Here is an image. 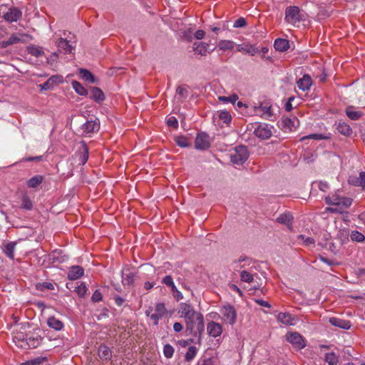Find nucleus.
I'll return each instance as SVG.
<instances>
[{
	"label": "nucleus",
	"mask_w": 365,
	"mask_h": 365,
	"mask_svg": "<svg viewBox=\"0 0 365 365\" xmlns=\"http://www.w3.org/2000/svg\"><path fill=\"white\" fill-rule=\"evenodd\" d=\"M205 32L203 30L199 29L194 34V36L197 40H201L205 37Z\"/></svg>",
	"instance_id": "64"
},
{
	"label": "nucleus",
	"mask_w": 365,
	"mask_h": 365,
	"mask_svg": "<svg viewBox=\"0 0 365 365\" xmlns=\"http://www.w3.org/2000/svg\"><path fill=\"white\" fill-rule=\"evenodd\" d=\"M72 87L74 91L80 96H87L88 91L82 86V84L76 81L72 82Z\"/></svg>",
	"instance_id": "37"
},
{
	"label": "nucleus",
	"mask_w": 365,
	"mask_h": 365,
	"mask_svg": "<svg viewBox=\"0 0 365 365\" xmlns=\"http://www.w3.org/2000/svg\"><path fill=\"white\" fill-rule=\"evenodd\" d=\"M240 279L245 282H252L254 280V275L246 270L240 272Z\"/></svg>",
	"instance_id": "48"
},
{
	"label": "nucleus",
	"mask_w": 365,
	"mask_h": 365,
	"mask_svg": "<svg viewBox=\"0 0 365 365\" xmlns=\"http://www.w3.org/2000/svg\"><path fill=\"white\" fill-rule=\"evenodd\" d=\"M210 146L209 135L205 133H197L195 142V148L197 150H205L210 148Z\"/></svg>",
	"instance_id": "10"
},
{
	"label": "nucleus",
	"mask_w": 365,
	"mask_h": 365,
	"mask_svg": "<svg viewBox=\"0 0 365 365\" xmlns=\"http://www.w3.org/2000/svg\"><path fill=\"white\" fill-rule=\"evenodd\" d=\"M234 42L231 41L222 40L219 42L218 46L221 50H232L234 48Z\"/></svg>",
	"instance_id": "46"
},
{
	"label": "nucleus",
	"mask_w": 365,
	"mask_h": 365,
	"mask_svg": "<svg viewBox=\"0 0 365 365\" xmlns=\"http://www.w3.org/2000/svg\"><path fill=\"white\" fill-rule=\"evenodd\" d=\"M175 141L177 143V145L181 148H187L190 146L188 139L185 136H177L175 138Z\"/></svg>",
	"instance_id": "47"
},
{
	"label": "nucleus",
	"mask_w": 365,
	"mask_h": 365,
	"mask_svg": "<svg viewBox=\"0 0 365 365\" xmlns=\"http://www.w3.org/2000/svg\"><path fill=\"white\" fill-rule=\"evenodd\" d=\"M97 127H98L97 123L93 120H91V121H87L86 123H84L82 125V130L86 133H91L94 132V130L97 128Z\"/></svg>",
	"instance_id": "38"
},
{
	"label": "nucleus",
	"mask_w": 365,
	"mask_h": 365,
	"mask_svg": "<svg viewBox=\"0 0 365 365\" xmlns=\"http://www.w3.org/2000/svg\"><path fill=\"white\" fill-rule=\"evenodd\" d=\"M205 330L204 317L201 313L185 322V334L197 338L198 342L202 339Z\"/></svg>",
	"instance_id": "2"
},
{
	"label": "nucleus",
	"mask_w": 365,
	"mask_h": 365,
	"mask_svg": "<svg viewBox=\"0 0 365 365\" xmlns=\"http://www.w3.org/2000/svg\"><path fill=\"white\" fill-rule=\"evenodd\" d=\"M237 49L240 52L248 53L251 56H254L259 52V49L256 46L249 44H240L237 46Z\"/></svg>",
	"instance_id": "24"
},
{
	"label": "nucleus",
	"mask_w": 365,
	"mask_h": 365,
	"mask_svg": "<svg viewBox=\"0 0 365 365\" xmlns=\"http://www.w3.org/2000/svg\"><path fill=\"white\" fill-rule=\"evenodd\" d=\"M87 288L84 283H81L79 286L76 287V292L80 297H84Z\"/></svg>",
	"instance_id": "55"
},
{
	"label": "nucleus",
	"mask_w": 365,
	"mask_h": 365,
	"mask_svg": "<svg viewBox=\"0 0 365 365\" xmlns=\"http://www.w3.org/2000/svg\"><path fill=\"white\" fill-rule=\"evenodd\" d=\"M171 291L173 293L174 297L179 301L180 299H182L183 298L182 294L177 289L176 286L175 285L174 289H171Z\"/></svg>",
	"instance_id": "61"
},
{
	"label": "nucleus",
	"mask_w": 365,
	"mask_h": 365,
	"mask_svg": "<svg viewBox=\"0 0 365 365\" xmlns=\"http://www.w3.org/2000/svg\"><path fill=\"white\" fill-rule=\"evenodd\" d=\"M324 361L329 365H338L339 356L333 351L326 353L324 355Z\"/></svg>",
	"instance_id": "33"
},
{
	"label": "nucleus",
	"mask_w": 365,
	"mask_h": 365,
	"mask_svg": "<svg viewBox=\"0 0 365 365\" xmlns=\"http://www.w3.org/2000/svg\"><path fill=\"white\" fill-rule=\"evenodd\" d=\"M349 182L352 183L355 185L361 186L364 189L365 188V173L361 172L359 173V177L356 180V181H351L349 180Z\"/></svg>",
	"instance_id": "49"
},
{
	"label": "nucleus",
	"mask_w": 365,
	"mask_h": 365,
	"mask_svg": "<svg viewBox=\"0 0 365 365\" xmlns=\"http://www.w3.org/2000/svg\"><path fill=\"white\" fill-rule=\"evenodd\" d=\"M277 320L285 325H292L294 318L289 313L280 312L277 315Z\"/></svg>",
	"instance_id": "31"
},
{
	"label": "nucleus",
	"mask_w": 365,
	"mask_h": 365,
	"mask_svg": "<svg viewBox=\"0 0 365 365\" xmlns=\"http://www.w3.org/2000/svg\"><path fill=\"white\" fill-rule=\"evenodd\" d=\"M299 238L304 240V244L306 245H314V243H315V241L313 238H312V237H306L305 238V237L302 235H299Z\"/></svg>",
	"instance_id": "63"
},
{
	"label": "nucleus",
	"mask_w": 365,
	"mask_h": 365,
	"mask_svg": "<svg viewBox=\"0 0 365 365\" xmlns=\"http://www.w3.org/2000/svg\"><path fill=\"white\" fill-rule=\"evenodd\" d=\"M178 313L180 317L184 318L185 323L197 316L200 312H197L192 304L187 302H182L179 304Z\"/></svg>",
	"instance_id": "5"
},
{
	"label": "nucleus",
	"mask_w": 365,
	"mask_h": 365,
	"mask_svg": "<svg viewBox=\"0 0 365 365\" xmlns=\"http://www.w3.org/2000/svg\"><path fill=\"white\" fill-rule=\"evenodd\" d=\"M62 81L63 78L61 76L53 75L51 77H50L45 83L41 84L39 86L41 87V90H51L55 85L61 83Z\"/></svg>",
	"instance_id": "14"
},
{
	"label": "nucleus",
	"mask_w": 365,
	"mask_h": 365,
	"mask_svg": "<svg viewBox=\"0 0 365 365\" xmlns=\"http://www.w3.org/2000/svg\"><path fill=\"white\" fill-rule=\"evenodd\" d=\"M197 352V349L194 346H190L185 355V360L186 361H191L196 356Z\"/></svg>",
	"instance_id": "43"
},
{
	"label": "nucleus",
	"mask_w": 365,
	"mask_h": 365,
	"mask_svg": "<svg viewBox=\"0 0 365 365\" xmlns=\"http://www.w3.org/2000/svg\"><path fill=\"white\" fill-rule=\"evenodd\" d=\"M314 139V140H322L325 139L326 138L322 134H311L307 136L303 137L301 140H303L304 139Z\"/></svg>",
	"instance_id": "59"
},
{
	"label": "nucleus",
	"mask_w": 365,
	"mask_h": 365,
	"mask_svg": "<svg viewBox=\"0 0 365 365\" xmlns=\"http://www.w3.org/2000/svg\"><path fill=\"white\" fill-rule=\"evenodd\" d=\"M47 324L50 328L56 331L61 330L63 327V323L53 316L48 317Z\"/></svg>",
	"instance_id": "28"
},
{
	"label": "nucleus",
	"mask_w": 365,
	"mask_h": 365,
	"mask_svg": "<svg viewBox=\"0 0 365 365\" xmlns=\"http://www.w3.org/2000/svg\"><path fill=\"white\" fill-rule=\"evenodd\" d=\"M246 25H247V21H246L245 19L243 17H240L235 21L233 26L235 28H242V27H245Z\"/></svg>",
	"instance_id": "56"
},
{
	"label": "nucleus",
	"mask_w": 365,
	"mask_h": 365,
	"mask_svg": "<svg viewBox=\"0 0 365 365\" xmlns=\"http://www.w3.org/2000/svg\"><path fill=\"white\" fill-rule=\"evenodd\" d=\"M27 52H28V53H29L35 57H40L44 54V51H43V48L40 46H37L35 45H31V46H28Z\"/></svg>",
	"instance_id": "34"
},
{
	"label": "nucleus",
	"mask_w": 365,
	"mask_h": 365,
	"mask_svg": "<svg viewBox=\"0 0 365 365\" xmlns=\"http://www.w3.org/2000/svg\"><path fill=\"white\" fill-rule=\"evenodd\" d=\"M43 180V177L42 175H35L27 180V186L30 188H36L42 183Z\"/></svg>",
	"instance_id": "32"
},
{
	"label": "nucleus",
	"mask_w": 365,
	"mask_h": 365,
	"mask_svg": "<svg viewBox=\"0 0 365 365\" xmlns=\"http://www.w3.org/2000/svg\"><path fill=\"white\" fill-rule=\"evenodd\" d=\"M136 273L129 272L123 277V283L128 286H133L135 280Z\"/></svg>",
	"instance_id": "39"
},
{
	"label": "nucleus",
	"mask_w": 365,
	"mask_h": 365,
	"mask_svg": "<svg viewBox=\"0 0 365 365\" xmlns=\"http://www.w3.org/2000/svg\"><path fill=\"white\" fill-rule=\"evenodd\" d=\"M176 92L182 98H186L188 96V91L185 85L178 86Z\"/></svg>",
	"instance_id": "53"
},
{
	"label": "nucleus",
	"mask_w": 365,
	"mask_h": 365,
	"mask_svg": "<svg viewBox=\"0 0 365 365\" xmlns=\"http://www.w3.org/2000/svg\"><path fill=\"white\" fill-rule=\"evenodd\" d=\"M286 339L298 350L302 349L306 346L304 339L297 332H288L286 334Z\"/></svg>",
	"instance_id": "8"
},
{
	"label": "nucleus",
	"mask_w": 365,
	"mask_h": 365,
	"mask_svg": "<svg viewBox=\"0 0 365 365\" xmlns=\"http://www.w3.org/2000/svg\"><path fill=\"white\" fill-rule=\"evenodd\" d=\"M298 88L303 91H309L312 84V78L308 74H304L302 78L297 81Z\"/></svg>",
	"instance_id": "20"
},
{
	"label": "nucleus",
	"mask_w": 365,
	"mask_h": 365,
	"mask_svg": "<svg viewBox=\"0 0 365 365\" xmlns=\"http://www.w3.org/2000/svg\"><path fill=\"white\" fill-rule=\"evenodd\" d=\"M167 125L169 127L177 128L178 127V121L175 117L171 116L167 120Z\"/></svg>",
	"instance_id": "57"
},
{
	"label": "nucleus",
	"mask_w": 365,
	"mask_h": 365,
	"mask_svg": "<svg viewBox=\"0 0 365 365\" xmlns=\"http://www.w3.org/2000/svg\"><path fill=\"white\" fill-rule=\"evenodd\" d=\"M168 313L165 305L163 302H158L155 306V313L152 315V321L155 326L158 325L159 320Z\"/></svg>",
	"instance_id": "9"
},
{
	"label": "nucleus",
	"mask_w": 365,
	"mask_h": 365,
	"mask_svg": "<svg viewBox=\"0 0 365 365\" xmlns=\"http://www.w3.org/2000/svg\"><path fill=\"white\" fill-rule=\"evenodd\" d=\"M83 273L84 269L82 267L78 265L72 266L68 272V278L70 280H76L81 277Z\"/></svg>",
	"instance_id": "21"
},
{
	"label": "nucleus",
	"mask_w": 365,
	"mask_h": 365,
	"mask_svg": "<svg viewBox=\"0 0 365 365\" xmlns=\"http://www.w3.org/2000/svg\"><path fill=\"white\" fill-rule=\"evenodd\" d=\"M294 99V96H291L288 98L287 103H285L284 105V109L287 112H290L293 107H292V101Z\"/></svg>",
	"instance_id": "62"
},
{
	"label": "nucleus",
	"mask_w": 365,
	"mask_h": 365,
	"mask_svg": "<svg viewBox=\"0 0 365 365\" xmlns=\"http://www.w3.org/2000/svg\"><path fill=\"white\" fill-rule=\"evenodd\" d=\"M56 46L59 51H64L65 53H71L73 47L69 41L65 38H61L56 42Z\"/></svg>",
	"instance_id": "25"
},
{
	"label": "nucleus",
	"mask_w": 365,
	"mask_h": 365,
	"mask_svg": "<svg viewBox=\"0 0 365 365\" xmlns=\"http://www.w3.org/2000/svg\"><path fill=\"white\" fill-rule=\"evenodd\" d=\"M306 13L297 6H290L285 10L284 20L287 23L295 26L306 19Z\"/></svg>",
	"instance_id": "3"
},
{
	"label": "nucleus",
	"mask_w": 365,
	"mask_h": 365,
	"mask_svg": "<svg viewBox=\"0 0 365 365\" xmlns=\"http://www.w3.org/2000/svg\"><path fill=\"white\" fill-rule=\"evenodd\" d=\"M33 202L30 197L27 195H24L21 197V208L26 210H31L33 209Z\"/></svg>",
	"instance_id": "36"
},
{
	"label": "nucleus",
	"mask_w": 365,
	"mask_h": 365,
	"mask_svg": "<svg viewBox=\"0 0 365 365\" xmlns=\"http://www.w3.org/2000/svg\"><path fill=\"white\" fill-rule=\"evenodd\" d=\"M218 118L226 124H230L232 120V116L227 110L218 111Z\"/></svg>",
	"instance_id": "44"
},
{
	"label": "nucleus",
	"mask_w": 365,
	"mask_h": 365,
	"mask_svg": "<svg viewBox=\"0 0 365 365\" xmlns=\"http://www.w3.org/2000/svg\"><path fill=\"white\" fill-rule=\"evenodd\" d=\"M352 202V198L340 196L336 193L325 197V202L327 205L336 206V207L327 208V211L331 213H342L343 210L349 208L351 205Z\"/></svg>",
	"instance_id": "1"
},
{
	"label": "nucleus",
	"mask_w": 365,
	"mask_h": 365,
	"mask_svg": "<svg viewBox=\"0 0 365 365\" xmlns=\"http://www.w3.org/2000/svg\"><path fill=\"white\" fill-rule=\"evenodd\" d=\"M174 354V348L170 344H165L163 347V354L167 359H170Z\"/></svg>",
	"instance_id": "52"
},
{
	"label": "nucleus",
	"mask_w": 365,
	"mask_h": 365,
	"mask_svg": "<svg viewBox=\"0 0 365 365\" xmlns=\"http://www.w3.org/2000/svg\"><path fill=\"white\" fill-rule=\"evenodd\" d=\"M218 99L221 102L231 103L232 104L234 105L235 102L238 100V96L236 94H232L230 96H220Z\"/></svg>",
	"instance_id": "50"
},
{
	"label": "nucleus",
	"mask_w": 365,
	"mask_h": 365,
	"mask_svg": "<svg viewBox=\"0 0 365 365\" xmlns=\"http://www.w3.org/2000/svg\"><path fill=\"white\" fill-rule=\"evenodd\" d=\"M79 72L81 75V77L86 81H89L91 83L96 82V78L89 71L84 68H81Z\"/></svg>",
	"instance_id": "42"
},
{
	"label": "nucleus",
	"mask_w": 365,
	"mask_h": 365,
	"mask_svg": "<svg viewBox=\"0 0 365 365\" xmlns=\"http://www.w3.org/2000/svg\"><path fill=\"white\" fill-rule=\"evenodd\" d=\"M350 238L351 241L357 242H363L365 240L364 235L357 230H354L351 232Z\"/></svg>",
	"instance_id": "41"
},
{
	"label": "nucleus",
	"mask_w": 365,
	"mask_h": 365,
	"mask_svg": "<svg viewBox=\"0 0 365 365\" xmlns=\"http://www.w3.org/2000/svg\"><path fill=\"white\" fill-rule=\"evenodd\" d=\"M42 362V359L41 358H36L30 361H27L24 363L21 364V365H40Z\"/></svg>",
	"instance_id": "60"
},
{
	"label": "nucleus",
	"mask_w": 365,
	"mask_h": 365,
	"mask_svg": "<svg viewBox=\"0 0 365 365\" xmlns=\"http://www.w3.org/2000/svg\"><path fill=\"white\" fill-rule=\"evenodd\" d=\"M29 38L30 36L28 34H12L7 41H4L1 43V48H6L9 45L18 43L19 42H24L21 37Z\"/></svg>",
	"instance_id": "17"
},
{
	"label": "nucleus",
	"mask_w": 365,
	"mask_h": 365,
	"mask_svg": "<svg viewBox=\"0 0 365 365\" xmlns=\"http://www.w3.org/2000/svg\"><path fill=\"white\" fill-rule=\"evenodd\" d=\"M43 338L38 334H33L31 336L26 337V341L28 346L31 349L38 347L42 342Z\"/></svg>",
	"instance_id": "23"
},
{
	"label": "nucleus",
	"mask_w": 365,
	"mask_h": 365,
	"mask_svg": "<svg viewBox=\"0 0 365 365\" xmlns=\"http://www.w3.org/2000/svg\"><path fill=\"white\" fill-rule=\"evenodd\" d=\"M336 129L339 133L345 136H350L352 133V130L349 125L344 122L339 121L337 124Z\"/></svg>",
	"instance_id": "30"
},
{
	"label": "nucleus",
	"mask_w": 365,
	"mask_h": 365,
	"mask_svg": "<svg viewBox=\"0 0 365 365\" xmlns=\"http://www.w3.org/2000/svg\"><path fill=\"white\" fill-rule=\"evenodd\" d=\"M162 282L170 289L175 288V284L173 282V277L170 275H167L163 278Z\"/></svg>",
	"instance_id": "54"
},
{
	"label": "nucleus",
	"mask_w": 365,
	"mask_h": 365,
	"mask_svg": "<svg viewBox=\"0 0 365 365\" xmlns=\"http://www.w3.org/2000/svg\"><path fill=\"white\" fill-rule=\"evenodd\" d=\"M262 113V117L265 119H269L273 115L272 106L269 103H262L258 107Z\"/></svg>",
	"instance_id": "26"
},
{
	"label": "nucleus",
	"mask_w": 365,
	"mask_h": 365,
	"mask_svg": "<svg viewBox=\"0 0 365 365\" xmlns=\"http://www.w3.org/2000/svg\"><path fill=\"white\" fill-rule=\"evenodd\" d=\"M272 126L267 123H256V128L254 130V134L256 137L262 140L269 139L272 135Z\"/></svg>",
	"instance_id": "6"
},
{
	"label": "nucleus",
	"mask_w": 365,
	"mask_h": 365,
	"mask_svg": "<svg viewBox=\"0 0 365 365\" xmlns=\"http://www.w3.org/2000/svg\"><path fill=\"white\" fill-rule=\"evenodd\" d=\"M36 289L43 292L45 290H53L54 289V286L51 282H43L41 283H38L36 285Z\"/></svg>",
	"instance_id": "45"
},
{
	"label": "nucleus",
	"mask_w": 365,
	"mask_h": 365,
	"mask_svg": "<svg viewBox=\"0 0 365 365\" xmlns=\"http://www.w3.org/2000/svg\"><path fill=\"white\" fill-rule=\"evenodd\" d=\"M209 43L206 42H200L196 41L192 44V51L195 54L200 55L201 56H205L207 55V53H210L213 51H208Z\"/></svg>",
	"instance_id": "13"
},
{
	"label": "nucleus",
	"mask_w": 365,
	"mask_h": 365,
	"mask_svg": "<svg viewBox=\"0 0 365 365\" xmlns=\"http://www.w3.org/2000/svg\"><path fill=\"white\" fill-rule=\"evenodd\" d=\"M102 298H103V295H102L101 292L97 289L93 292V294L91 297V300L93 302H98L102 300Z\"/></svg>",
	"instance_id": "58"
},
{
	"label": "nucleus",
	"mask_w": 365,
	"mask_h": 365,
	"mask_svg": "<svg viewBox=\"0 0 365 365\" xmlns=\"http://www.w3.org/2000/svg\"><path fill=\"white\" fill-rule=\"evenodd\" d=\"M249 157L247 148L245 145H239L235 148L230 154V160L233 164L242 165Z\"/></svg>",
	"instance_id": "4"
},
{
	"label": "nucleus",
	"mask_w": 365,
	"mask_h": 365,
	"mask_svg": "<svg viewBox=\"0 0 365 365\" xmlns=\"http://www.w3.org/2000/svg\"><path fill=\"white\" fill-rule=\"evenodd\" d=\"M282 125L283 129H287L289 131L296 128L299 125V120L296 117L292 118L288 117H283L282 118Z\"/></svg>",
	"instance_id": "19"
},
{
	"label": "nucleus",
	"mask_w": 365,
	"mask_h": 365,
	"mask_svg": "<svg viewBox=\"0 0 365 365\" xmlns=\"http://www.w3.org/2000/svg\"><path fill=\"white\" fill-rule=\"evenodd\" d=\"M21 10L16 7L10 8L7 12L4 14L5 20L9 22L16 21L21 17Z\"/></svg>",
	"instance_id": "15"
},
{
	"label": "nucleus",
	"mask_w": 365,
	"mask_h": 365,
	"mask_svg": "<svg viewBox=\"0 0 365 365\" xmlns=\"http://www.w3.org/2000/svg\"><path fill=\"white\" fill-rule=\"evenodd\" d=\"M98 355L101 359L107 360L110 356V351L106 346H100L98 349Z\"/></svg>",
	"instance_id": "40"
},
{
	"label": "nucleus",
	"mask_w": 365,
	"mask_h": 365,
	"mask_svg": "<svg viewBox=\"0 0 365 365\" xmlns=\"http://www.w3.org/2000/svg\"><path fill=\"white\" fill-rule=\"evenodd\" d=\"M76 155L78 158L80 164L84 165L87 162L89 156V149L84 141L81 142V145L79 146Z\"/></svg>",
	"instance_id": "11"
},
{
	"label": "nucleus",
	"mask_w": 365,
	"mask_h": 365,
	"mask_svg": "<svg viewBox=\"0 0 365 365\" xmlns=\"http://www.w3.org/2000/svg\"><path fill=\"white\" fill-rule=\"evenodd\" d=\"M16 245V242H8L3 244V252L11 259H14V250Z\"/></svg>",
	"instance_id": "22"
},
{
	"label": "nucleus",
	"mask_w": 365,
	"mask_h": 365,
	"mask_svg": "<svg viewBox=\"0 0 365 365\" xmlns=\"http://www.w3.org/2000/svg\"><path fill=\"white\" fill-rule=\"evenodd\" d=\"M329 322L331 325L343 329L348 330L351 327L350 321L337 317H331L329 318Z\"/></svg>",
	"instance_id": "18"
},
{
	"label": "nucleus",
	"mask_w": 365,
	"mask_h": 365,
	"mask_svg": "<svg viewBox=\"0 0 365 365\" xmlns=\"http://www.w3.org/2000/svg\"><path fill=\"white\" fill-rule=\"evenodd\" d=\"M353 109V106L347 107L346 109V114L350 119L356 120L363 115V113L361 111H355Z\"/></svg>",
	"instance_id": "35"
},
{
	"label": "nucleus",
	"mask_w": 365,
	"mask_h": 365,
	"mask_svg": "<svg viewBox=\"0 0 365 365\" xmlns=\"http://www.w3.org/2000/svg\"><path fill=\"white\" fill-rule=\"evenodd\" d=\"M220 312L222 319L226 323L233 325L236 322L237 312L232 305L227 304L223 306Z\"/></svg>",
	"instance_id": "7"
},
{
	"label": "nucleus",
	"mask_w": 365,
	"mask_h": 365,
	"mask_svg": "<svg viewBox=\"0 0 365 365\" xmlns=\"http://www.w3.org/2000/svg\"><path fill=\"white\" fill-rule=\"evenodd\" d=\"M91 98L97 103H101L105 100V95L103 92L98 87H92L91 88Z\"/></svg>",
	"instance_id": "27"
},
{
	"label": "nucleus",
	"mask_w": 365,
	"mask_h": 365,
	"mask_svg": "<svg viewBox=\"0 0 365 365\" xmlns=\"http://www.w3.org/2000/svg\"><path fill=\"white\" fill-rule=\"evenodd\" d=\"M293 220H294L293 215L290 212H285V213L281 214L277 218L276 221L279 224L286 225L287 227V228L292 231L293 230V226H292Z\"/></svg>",
	"instance_id": "16"
},
{
	"label": "nucleus",
	"mask_w": 365,
	"mask_h": 365,
	"mask_svg": "<svg viewBox=\"0 0 365 365\" xmlns=\"http://www.w3.org/2000/svg\"><path fill=\"white\" fill-rule=\"evenodd\" d=\"M207 331L210 336L215 338L222 334V327L220 324L211 321L207 324Z\"/></svg>",
	"instance_id": "12"
},
{
	"label": "nucleus",
	"mask_w": 365,
	"mask_h": 365,
	"mask_svg": "<svg viewBox=\"0 0 365 365\" xmlns=\"http://www.w3.org/2000/svg\"><path fill=\"white\" fill-rule=\"evenodd\" d=\"M195 365H216V361L212 358H200Z\"/></svg>",
	"instance_id": "51"
},
{
	"label": "nucleus",
	"mask_w": 365,
	"mask_h": 365,
	"mask_svg": "<svg viewBox=\"0 0 365 365\" xmlns=\"http://www.w3.org/2000/svg\"><path fill=\"white\" fill-rule=\"evenodd\" d=\"M274 48L279 51H285L289 48V41L284 38H277L274 43Z\"/></svg>",
	"instance_id": "29"
}]
</instances>
